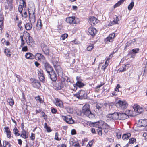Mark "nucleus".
<instances>
[{
    "label": "nucleus",
    "instance_id": "obj_1",
    "mask_svg": "<svg viewBox=\"0 0 147 147\" xmlns=\"http://www.w3.org/2000/svg\"><path fill=\"white\" fill-rule=\"evenodd\" d=\"M82 113L90 119L94 117V115L90 109V106L88 104H86L84 105L82 110Z\"/></svg>",
    "mask_w": 147,
    "mask_h": 147
},
{
    "label": "nucleus",
    "instance_id": "obj_2",
    "mask_svg": "<svg viewBox=\"0 0 147 147\" xmlns=\"http://www.w3.org/2000/svg\"><path fill=\"white\" fill-rule=\"evenodd\" d=\"M76 97L81 99H86L87 97V94L84 90H80L76 94Z\"/></svg>",
    "mask_w": 147,
    "mask_h": 147
},
{
    "label": "nucleus",
    "instance_id": "obj_3",
    "mask_svg": "<svg viewBox=\"0 0 147 147\" xmlns=\"http://www.w3.org/2000/svg\"><path fill=\"white\" fill-rule=\"evenodd\" d=\"M137 125L139 127H145L146 130H147V119L140 120L138 123Z\"/></svg>",
    "mask_w": 147,
    "mask_h": 147
},
{
    "label": "nucleus",
    "instance_id": "obj_4",
    "mask_svg": "<svg viewBox=\"0 0 147 147\" xmlns=\"http://www.w3.org/2000/svg\"><path fill=\"white\" fill-rule=\"evenodd\" d=\"M106 117L113 120H119V113L114 112L113 113L109 114L106 115Z\"/></svg>",
    "mask_w": 147,
    "mask_h": 147
},
{
    "label": "nucleus",
    "instance_id": "obj_5",
    "mask_svg": "<svg viewBox=\"0 0 147 147\" xmlns=\"http://www.w3.org/2000/svg\"><path fill=\"white\" fill-rule=\"evenodd\" d=\"M64 81L58 80L55 86V89L56 90H60L64 87L65 84Z\"/></svg>",
    "mask_w": 147,
    "mask_h": 147
},
{
    "label": "nucleus",
    "instance_id": "obj_6",
    "mask_svg": "<svg viewBox=\"0 0 147 147\" xmlns=\"http://www.w3.org/2000/svg\"><path fill=\"white\" fill-rule=\"evenodd\" d=\"M30 81L32 86L34 88H39L40 87L41 84L38 80L34 79H31Z\"/></svg>",
    "mask_w": 147,
    "mask_h": 147
},
{
    "label": "nucleus",
    "instance_id": "obj_7",
    "mask_svg": "<svg viewBox=\"0 0 147 147\" xmlns=\"http://www.w3.org/2000/svg\"><path fill=\"white\" fill-rule=\"evenodd\" d=\"M48 74L49 75V76L51 80L53 82H56L57 79V75L54 70L48 73Z\"/></svg>",
    "mask_w": 147,
    "mask_h": 147
},
{
    "label": "nucleus",
    "instance_id": "obj_8",
    "mask_svg": "<svg viewBox=\"0 0 147 147\" xmlns=\"http://www.w3.org/2000/svg\"><path fill=\"white\" fill-rule=\"evenodd\" d=\"M62 117L63 119L67 123L71 124L74 123V121L72 119V117L70 115L62 116Z\"/></svg>",
    "mask_w": 147,
    "mask_h": 147
},
{
    "label": "nucleus",
    "instance_id": "obj_9",
    "mask_svg": "<svg viewBox=\"0 0 147 147\" xmlns=\"http://www.w3.org/2000/svg\"><path fill=\"white\" fill-rule=\"evenodd\" d=\"M44 69L48 74L54 70L52 67L48 62H45L44 63Z\"/></svg>",
    "mask_w": 147,
    "mask_h": 147
},
{
    "label": "nucleus",
    "instance_id": "obj_10",
    "mask_svg": "<svg viewBox=\"0 0 147 147\" xmlns=\"http://www.w3.org/2000/svg\"><path fill=\"white\" fill-rule=\"evenodd\" d=\"M42 49L45 54L47 55H49V50L48 47L44 44H42L41 45Z\"/></svg>",
    "mask_w": 147,
    "mask_h": 147
},
{
    "label": "nucleus",
    "instance_id": "obj_11",
    "mask_svg": "<svg viewBox=\"0 0 147 147\" xmlns=\"http://www.w3.org/2000/svg\"><path fill=\"white\" fill-rule=\"evenodd\" d=\"M117 104V105H119V107L122 109H125L126 108L128 105L126 102L120 100L118 101Z\"/></svg>",
    "mask_w": 147,
    "mask_h": 147
},
{
    "label": "nucleus",
    "instance_id": "obj_12",
    "mask_svg": "<svg viewBox=\"0 0 147 147\" xmlns=\"http://www.w3.org/2000/svg\"><path fill=\"white\" fill-rule=\"evenodd\" d=\"M85 85V84L81 82V81H77L75 84H74V88L73 89V90L76 91L77 89V86L79 88H81L84 86Z\"/></svg>",
    "mask_w": 147,
    "mask_h": 147
},
{
    "label": "nucleus",
    "instance_id": "obj_13",
    "mask_svg": "<svg viewBox=\"0 0 147 147\" xmlns=\"http://www.w3.org/2000/svg\"><path fill=\"white\" fill-rule=\"evenodd\" d=\"M6 1H7V4H5V8L6 9L9 8V10H11L13 7V1L9 0H6Z\"/></svg>",
    "mask_w": 147,
    "mask_h": 147
},
{
    "label": "nucleus",
    "instance_id": "obj_14",
    "mask_svg": "<svg viewBox=\"0 0 147 147\" xmlns=\"http://www.w3.org/2000/svg\"><path fill=\"white\" fill-rule=\"evenodd\" d=\"M66 21L67 23L72 24L76 23V21L75 20V17H68L66 18Z\"/></svg>",
    "mask_w": 147,
    "mask_h": 147
},
{
    "label": "nucleus",
    "instance_id": "obj_15",
    "mask_svg": "<svg viewBox=\"0 0 147 147\" xmlns=\"http://www.w3.org/2000/svg\"><path fill=\"white\" fill-rule=\"evenodd\" d=\"M88 31L90 34L92 36H94L96 34V30L94 28L90 27Z\"/></svg>",
    "mask_w": 147,
    "mask_h": 147
},
{
    "label": "nucleus",
    "instance_id": "obj_16",
    "mask_svg": "<svg viewBox=\"0 0 147 147\" xmlns=\"http://www.w3.org/2000/svg\"><path fill=\"white\" fill-rule=\"evenodd\" d=\"M88 21L90 22L93 23L94 24H95L98 22L99 20L96 18L92 16L89 17Z\"/></svg>",
    "mask_w": 147,
    "mask_h": 147
},
{
    "label": "nucleus",
    "instance_id": "obj_17",
    "mask_svg": "<svg viewBox=\"0 0 147 147\" xmlns=\"http://www.w3.org/2000/svg\"><path fill=\"white\" fill-rule=\"evenodd\" d=\"M129 117V116L125 113H119V120H125Z\"/></svg>",
    "mask_w": 147,
    "mask_h": 147
},
{
    "label": "nucleus",
    "instance_id": "obj_18",
    "mask_svg": "<svg viewBox=\"0 0 147 147\" xmlns=\"http://www.w3.org/2000/svg\"><path fill=\"white\" fill-rule=\"evenodd\" d=\"M134 109L135 112L139 113H141L143 111V109L140 107L138 105L136 106L134 105Z\"/></svg>",
    "mask_w": 147,
    "mask_h": 147
},
{
    "label": "nucleus",
    "instance_id": "obj_19",
    "mask_svg": "<svg viewBox=\"0 0 147 147\" xmlns=\"http://www.w3.org/2000/svg\"><path fill=\"white\" fill-rule=\"evenodd\" d=\"M115 35V34L114 33L109 34L108 37L106 38L107 41L112 42L113 39L114 38Z\"/></svg>",
    "mask_w": 147,
    "mask_h": 147
},
{
    "label": "nucleus",
    "instance_id": "obj_20",
    "mask_svg": "<svg viewBox=\"0 0 147 147\" xmlns=\"http://www.w3.org/2000/svg\"><path fill=\"white\" fill-rule=\"evenodd\" d=\"M119 21V19L118 18V17L117 16L114 19V20L111 23H109V26H111L112 25H113L115 24H118L119 23L118 22Z\"/></svg>",
    "mask_w": 147,
    "mask_h": 147
},
{
    "label": "nucleus",
    "instance_id": "obj_21",
    "mask_svg": "<svg viewBox=\"0 0 147 147\" xmlns=\"http://www.w3.org/2000/svg\"><path fill=\"white\" fill-rule=\"evenodd\" d=\"M56 105L57 106H58L61 108H63L64 106L63 105V102L60 100L58 99L56 101Z\"/></svg>",
    "mask_w": 147,
    "mask_h": 147
},
{
    "label": "nucleus",
    "instance_id": "obj_22",
    "mask_svg": "<svg viewBox=\"0 0 147 147\" xmlns=\"http://www.w3.org/2000/svg\"><path fill=\"white\" fill-rule=\"evenodd\" d=\"M26 57L28 59H33L35 58L34 56L30 53H27L25 55Z\"/></svg>",
    "mask_w": 147,
    "mask_h": 147
},
{
    "label": "nucleus",
    "instance_id": "obj_23",
    "mask_svg": "<svg viewBox=\"0 0 147 147\" xmlns=\"http://www.w3.org/2000/svg\"><path fill=\"white\" fill-rule=\"evenodd\" d=\"M139 51L140 49L139 48L133 49L128 53V54L132 53L136 55V53L139 52Z\"/></svg>",
    "mask_w": 147,
    "mask_h": 147
},
{
    "label": "nucleus",
    "instance_id": "obj_24",
    "mask_svg": "<svg viewBox=\"0 0 147 147\" xmlns=\"http://www.w3.org/2000/svg\"><path fill=\"white\" fill-rule=\"evenodd\" d=\"M42 27V24L41 23V20L40 19H39L37 21L36 24V28L37 30H40Z\"/></svg>",
    "mask_w": 147,
    "mask_h": 147
},
{
    "label": "nucleus",
    "instance_id": "obj_25",
    "mask_svg": "<svg viewBox=\"0 0 147 147\" xmlns=\"http://www.w3.org/2000/svg\"><path fill=\"white\" fill-rule=\"evenodd\" d=\"M34 57L36 59L37 58L38 60L44 59H45V57L43 55L40 53H36Z\"/></svg>",
    "mask_w": 147,
    "mask_h": 147
},
{
    "label": "nucleus",
    "instance_id": "obj_26",
    "mask_svg": "<svg viewBox=\"0 0 147 147\" xmlns=\"http://www.w3.org/2000/svg\"><path fill=\"white\" fill-rule=\"evenodd\" d=\"M5 131L7 134V137L8 138H10L11 137V131L8 127H5L4 128Z\"/></svg>",
    "mask_w": 147,
    "mask_h": 147
},
{
    "label": "nucleus",
    "instance_id": "obj_27",
    "mask_svg": "<svg viewBox=\"0 0 147 147\" xmlns=\"http://www.w3.org/2000/svg\"><path fill=\"white\" fill-rule=\"evenodd\" d=\"M25 26V28L27 30H30L32 28V24L30 23H28L25 25V24H24Z\"/></svg>",
    "mask_w": 147,
    "mask_h": 147
},
{
    "label": "nucleus",
    "instance_id": "obj_28",
    "mask_svg": "<svg viewBox=\"0 0 147 147\" xmlns=\"http://www.w3.org/2000/svg\"><path fill=\"white\" fill-rule=\"evenodd\" d=\"M33 13L32 14V17H30L29 20L30 22L32 21L33 23H34L35 21V9H34Z\"/></svg>",
    "mask_w": 147,
    "mask_h": 147
},
{
    "label": "nucleus",
    "instance_id": "obj_29",
    "mask_svg": "<svg viewBox=\"0 0 147 147\" xmlns=\"http://www.w3.org/2000/svg\"><path fill=\"white\" fill-rule=\"evenodd\" d=\"M55 69L58 74L59 73H63L62 69L60 66H57L56 65H54Z\"/></svg>",
    "mask_w": 147,
    "mask_h": 147
},
{
    "label": "nucleus",
    "instance_id": "obj_30",
    "mask_svg": "<svg viewBox=\"0 0 147 147\" xmlns=\"http://www.w3.org/2000/svg\"><path fill=\"white\" fill-rule=\"evenodd\" d=\"M131 136V134L130 133H128L127 134H125L123 135L122 136V138L125 140H127Z\"/></svg>",
    "mask_w": 147,
    "mask_h": 147
},
{
    "label": "nucleus",
    "instance_id": "obj_31",
    "mask_svg": "<svg viewBox=\"0 0 147 147\" xmlns=\"http://www.w3.org/2000/svg\"><path fill=\"white\" fill-rule=\"evenodd\" d=\"M26 134V131L25 130H22V133L20 135V136L24 139H26L28 137V136H27Z\"/></svg>",
    "mask_w": 147,
    "mask_h": 147
},
{
    "label": "nucleus",
    "instance_id": "obj_32",
    "mask_svg": "<svg viewBox=\"0 0 147 147\" xmlns=\"http://www.w3.org/2000/svg\"><path fill=\"white\" fill-rule=\"evenodd\" d=\"M63 108L65 109L68 113H71L73 111L72 109L69 106H64Z\"/></svg>",
    "mask_w": 147,
    "mask_h": 147
},
{
    "label": "nucleus",
    "instance_id": "obj_33",
    "mask_svg": "<svg viewBox=\"0 0 147 147\" xmlns=\"http://www.w3.org/2000/svg\"><path fill=\"white\" fill-rule=\"evenodd\" d=\"M125 0H120L117 3H116L114 6V7L115 8L120 5Z\"/></svg>",
    "mask_w": 147,
    "mask_h": 147
},
{
    "label": "nucleus",
    "instance_id": "obj_34",
    "mask_svg": "<svg viewBox=\"0 0 147 147\" xmlns=\"http://www.w3.org/2000/svg\"><path fill=\"white\" fill-rule=\"evenodd\" d=\"M103 106V105L102 103H97L96 105V106L97 109L100 110H102L101 109Z\"/></svg>",
    "mask_w": 147,
    "mask_h": 147
},
{
    "label": "nucleus",
    "instance_id": "obj_35",
    "mask_svg": "<svg viewBox=\"0 0 147 147\" xmlns=\"http://www.w3.org/2000/svg\"><path fill=\"white\" fill-rule=\"evenodd\" d=\"M3 146L4 147H10L11 144L8 142L6 141H4Z\"/></svg>",
    "mask_w": 147,
    "mask_h": 147
},
{
    "label": "nucleus",
    "instance_id": "obj_36",
    "mask_svg": "<svg viewBox=\"0 0 147 147\" xmlns=\"http://www.w3.org/2000/svg\"><path fill=\"white\" fill-rule=\"evenodd\" d=\"M123 68H120L118 69V71L119 72H123L126 71L127 70L126 68V65H124V66L123 67H122Z\"/></svg>",
    "mask_w": 147,
    "mask_h": 147
},
{
    "label": "nucleus",
    "instance_id": "obj_37",
    "mask_svg": "<svg viewBox=\"0 0 147 147\" xmlns=\"http://www.w3.org/2000/svg\"><path fill=\"white\" fill-rule=\"evenodd\" d=\"M28 12L32 13L33 14L34 12V11L33 10H34V9H35V7L34 5H33L32 7L28 6Z\"/></svg>",
    "mask_w": 147,
    "mask_h": 147
},
{
    "label": "nucleus",
    "instance_id": "obj_38",
    "mask_svg": "<svg viewBox=\"0 0 147 147\" xmlns=\"http://www.w3.org/2000/svg\"><path fill=\"white\" fill-rule=\"evenodd\" d=\"M13 131L14 134L16 136H19L20 135V134L18 133L19 131L16 127H15L13 129Z\"/></svg>",
    "mask_w": 147,
    "mask_h": 147
},
{
    "label": "nucleus",
    "instance_id": "obj_39",
    "mask_svg": "<svg viewBox=\"0 0 147 147\" xmlns=\"http://www.w3.org/2000/svg\"><path fill=\"white\" fill-rule=\"evenodd\" d=\"M7 102H8L9 103L10 106H12L14 104V101L11 98H8L7 100Z\"/></svg>",
    "mask_w": 147,
    "mask_h": 147
},
{
    "label": "nucleus",
    "instance_id": "obj_40",
    "mask_svg": "<svg viewBox=\"0 0 147 147\" xmlns=\"http://www.w3.org/2000/svg\"><path fill=\"white\" fill-rule=\"evenodd\" d=\"M134 5V3L133 2H131L128 7V9L129 10H131Z\"/></svg>",
    "mask_w": 147,
    "mask_h": 147
},
{
    "label": "nucleus",
    "instance_id": "obj_41",
    "mask_svg": "<svg viewBox=\"0 0 147 147\" xmlns=\"http://www.w3.org/2000/svg\"><path fill=\"white\" fill-rule=\"evenodd\" d=\"M68 36V35L67 34H62L61 37L60 39L62 40H64Z\"/></svg>",
    "mask_w": 147,
    "mask_h": 147
},
{
    "label": "nucleus",
    "instance_id": "obj_42",
    "mask_svg": "<svg viewBox=\"0 0 147 147\" xmlns=\"http://www.w3.org/2000/svg\"><path fill=\"white\" fill-rule=\"evenodd\" d=\"M27 44L28 45L30 46V47H34L35 46V43L34 41L32 42H27Z\"/></svg>",
    "mask_w": 147,
    "mask_h": 147
},
{
    "label": "nucleus",
    "instance_id": "obj_43",
    "mask_svg": "<svg viewBox=\"0 0 147 147\" xmlns=\"http://www.w3.org/2000/svg\"><path fill=\"white\" fill-rule=\"evenodd\" d=\"M38 78L40 76H44L43 71L41 69H40L39 71H38Z\"/></svg>",
    "mask_w": 147,
    "mask_h": 147
},
{
    "label": "nucleus",
    "instance_id": "obj_44",
    "mask_svg": "<svg viewBox=\"0 0 147 147\" xmlns=\"http://www.w3.org/2000/svg\"><path fill=\"white\" fill-rule=\"evenodd\" d=\"M23 8H22V5H19L18 7V11H19L20 14L22 15V16H23L22 14V10H23Z\"/></svg>",
    "mask_w": 147,
    "mask_h": 147
},
{
    "label": "nucleus",
    "instance_id": "obj_45",
    "mask_svg": "<svg viewBox=\"0 0 147 147\" xmlns=\"http://www.w3.org/2000/svg\"><path fill=\"white\" fill-rule=\"evenodd\" d=\"M136 139L134 138H131L130 139H129V143L131 144H133L134 142H135L136 141Z\"/></svg>",
    "mask_w": 147,
    "mask_h": 147
},
{
    "label": "nucleus",
    "instance_id": "obj_46",
    "mask_svg": "<svg viewBox=\"0 0 147 147\" xmlns=\"http://www.w3.org/2000/svg\"><path fill=\"white\" fill-rule=\"evenodd\" d=\"M30 139L32 140H34L35 138V134L32 133L31 136L30 137Z\"/></svg>",
    "mask_w": 147,
    "mask_h": 147
},
{
    "label": "nucleus",
    "instance_id": "obj_47",
    "mask_svg": "<svg viewBox=\"0 0 147 147\" xmlns=\"http://www.w3.org/2000/svg\"><path fill=\"white\" fill-rule=\"evenodd\" d=\"M35 99L39 101L41 103H42L43 102L42 98H41L39 96H38L37 97H36L35 98Z\"/></svg>",
    "mask_w": 147,
    "mask_h": 147
},
{
    "label": "nucleus",
    "instance_id": "obj_48",
    "mask_svg": "<svg viewBox=\"0 0 147 147\" xmlns=\"http://www.w3.org/2000/svg\"><path fill=\"white\" fill-rule=\"evenodd\" d=\"M102 129L101 128H99L97 130V131L98 134L100 136L102 135Z\"/></svg>",
    "mask_w": 147,
    "mask_h": 147
},
{
    "label": "nucleus",
    "instance_id": "obj_49",
    "mask_svg": "<svg viewBox=\"0 0 147 147\" xmlns=\"http://www.w3.org/2000/svg\"><path fill=\"white\" fill-rule=\"evenodd\" d=\"M41 114L42 115V116L44 117V118L46 120L47 119V115H45V113L43 111H42Z\"/></svg>",
    "mask_w": 147,
    "mask_h": 147
},
{
    "label": "nucleus",
    "instance_id": "obj_50",
    "mask_svg": "<svg viewBox=\"0 0 147 147\" xmlns=\"http://www.w3.org/2000/svg\"><path fill=\"white\" fill-rule=\"evenodd\" d=\"M40 80L43 82H44L45 81V78L44 76H40L39 78Z\"/></svg>",
    "mask_w": 147,
    "mask_h": 147
},
{
    "label": "nucleus",
    "instance_id": "obj_51",
    "mask_svg": "<svg viewBox=\"0 0 147 147\" xmlns=\"http://www.w3.org/2000/svg\"><path fill=\"white\" fill-rule=\"evenodd\" d=\"M92 124L93 125V126H95L96 127H98V128H99V125H98V124L97 123H96V122L92 123V125H92Z\"/></svg>",
    "mask_w": 147,
    "mask_h": 147
},
{
    "label": "nucleus",
    "instance_id": "obj_52",
    "mask_svg": "<svg viewBox=\"0 0 147 147\" xmlns=\"http://www.w3.org/2000/svg\"><path fill=\"white\" fill-rule=\"evenodd\" d=\"M93 48V46L91 45H89L87 47V49L88 51H90Z\"/></svg>",
    "mask_w": 147,
    "mask_h": 147
},
{
    "label": "nucleus",
    "instance_id": "obj_53",
    "mask_svg": "<svg viewBox=\"0 0 147 147\" xmlns=\"http://www.w3.org/2000/svg\"><path fill=\"white\" fill-rule=\"evenodd\" d=\"M75 142H74V143H73L72 145L76 147H80V145L78 143H76L75 144Z\"/></svg>",
    "mask_w": 147,
    "mask_h": 147
},
{
    "label": "nucleus",
    "instance_id": "obj_54",
    "mask_svg": "<svg viewBox=\"0 0 147 147\" xmlns=\"http://www.w3.org/2000/svg\"><path fill=\"white\" fill-rule=\"evenodd\" d=\"M55 137L54 138L56 140L58 141H59L61 139H59V138L58 137V133L57 132H56L55 134Z\"/></svg>",
    "mask_w": 147,
    "mask_h": 147
},
{
    "label": "nucleus",
    "instance_id": "obj_55",
    "mask_svg": "<svg viewBox=\"0 0 147 147\" xmlns=\"http://www.w3.org/2000/svg\"><path fill=\"white\" fill-rule=\"evenodd\" d=\"M3 22H0V30H1V33H2V27L3 26Z\"/></svg>",
    "mask_w": 147,
    "mask_h": 147
},
{
    "label": "nucleus",
    "instance_id": "obj_56",
    "mask_svg": "<svg viewBox=\"0 0 147 147\" xmlns=\"http://www.w3.org/2000/svg\"><path fill=\"white\" fill-rule=\"evenodd\" d=\"M57 110L55 109L54 108H51V112L53 113H55L57 112Z\"/></svg>",
    "mask_w": 147,
    "mask_h": 147
},
{
    "label": "nucleus",
    "instance_id": "obj_57",
    "mask_svg": "<svg viewBox=\"0 0 147 147\" xmlns=\"http://www.w3.org/2000/svg\"><path fill=\"white\" fill-rule=\"evenodd\" d=\"M106 140L109 141L110 142H112L114 141L113 139L111 138H106Z\"/></svg>",
    "mask_w": 147,
    "mask_h": 147
},
{
    "label": "nucleus",
    "instance_id": "obj_58",
    "mask_svg": "<svg viewBox=\"0 0 147 147\" xmlns=\"http://www.w3.org/2000/svg\"><path fill=\"white\" fill-rule=\"evenodd\" d=\"M28 50V48L27 46H25L23 47L22 49V51H26Z\"/></svg>",
    "mask_w": 147,
    "mask_h": 147
},
{
    "label": "nucleus",
    "instance_id": "obj_59",
    "mask_svg": "<svg viewBox=\"0 0 147 147\" xmlns=\"http://www.w3.org/2000/svg\"><path fill=\"white\" fill-rule=\"evenodd\" d=\"M93 141H94V140H91L89 142L88 145H89V147H91V146H92V145L93 144Z\"/></svg>",
    "mask_w": 147,
    "mask_h": 147
},
{
    "label": "nucleus",
    "instance_id": "obj_60",
    "mask_svg": "<svg viewBox=\"0 0 147 147\" xmlns=\"http://www.w3.org/2000/svg\"><path fill=\"white\" fill-rule=\"evenodd\" d=\"M45 128L47 130V132H51L52 131V130L51 129L50 127H49V126H48L47 127H46Z\"/></svg>",
    "mask_w": 147,
    "mask_h": 147
},
{
    "label": "nucleus",
    "instance_id": "obj_61",
    "mask_svg": "<svg viewBox=\"0 0 147 147\" xmlns=\"http://www.w3.org/2000/svg\"><path fill=\"white\" fill-rule=\"evenodd\" d=\"M28 40L29 41V42H32V41H33L34 40L32 38V37L30 36H29L28 37Z\"/></svg>",
    "mask_w": 147,
    "mask_h": 147
},
{
    "label": "nucleus",
    "instance_id": "obj_62",
    "mask_svg": "<svg viewBox=\"0 0 147 147\" xmlns=\"http://www.w3.org/2000/svg\"><path fill=\"white\" fill-rule=\"evenodd\" d=\"M4 17L3 15H0V22H3Z\"/></svg>",
    "mask_w": 147,
    "mask_h": 147
},
{
    "label": "nucleus",
    "instance_id": "obj_63",
    "mask_svg": "<svg viewBox=\"0 0 147 147\" xmlns=\"http://www.w3.org/2000/svg\"><path fill=\"white\" fill-rule=\"evenodd\" d=\"M71 134L72 135H74L76 134V131L74 129H73L71 130Z\"/></svg>",
    "mask_w": 147,
    "mask_h": 147
},
{
    "label": "nucleus",
    "instance_id": "obj_64",
    "mask_svg": "<svg viewBox=\"0 0 147 147\" xmlns=\"http://www.w3.org/2000/svg\"><path fill=\"white\" fill-rule=\"evenodd\" d=\"M23 17H24V18H25L27 16V13L26 11H25L23 13V16H22Z\"/></svg>",
    "mask_w": 147,
    "mask_h": 147
}]
</instances>
